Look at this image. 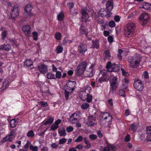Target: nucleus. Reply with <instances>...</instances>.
Returning <instances> with one entry per match:
<instances>
[{"mask_svg":"<svg viewBox=\"0 0 151 151\" xmlns=\"http://www.w3.org/2000/svg\"><path fill=\"white\" fill-rule=\"evenodd\" d=\"M135 25L133 22L127 24L124 29V34L127 37H130L133 33L135 28Z\"/></svg>","mask_w":151,"mask_h":151,"instance_id":"obj_1","label":"nucleus"},{"mask_svg":"<svg viewBox=\"0 0 151 151\" xmlns=\"http://www.w3.org/2000/svg\"><path fill=\"white\" fill-rule=\"evenodd\" d=\"M87 66L86 61H82L80 63L75 70V75L79 76L82 75L85 72Z\"/></svg>","mask_w":151,"mask_h":151,"instance_id":"obj_2","label":"nucleus"},{"mask_svg":"<svg viewBox=\"0 0 151 151\" xmlns=\"http://www.w3.org/2000/svg\"><path fill=\"white\" fill-rule=\"evenodd\" d=\"M32 9V6L29 4H27L24 9V16L25 18H31L34 16V14L30 11Z\"/></svg>","mask_w":151,"mask_h":151,"instance_id":"obj_3","label":"nucleus"},{"mask_svg":"<svg viewBox=\"0 0 151 151\" xmlns=\"http://www.w3.org/2000/svg\"><path fill=\"white\" fill-rule=\"evenodd\" d=\"M20 12V9L19 7L15 6H14L12 9L10 13L11 19L15 20L19 16Z\"/></svg>","mask_w":151,"mask_h":151,"instance_id":"obj_4","label":"nucleus"},{"mask_svg":"<svg viewBox=\"0 0 151 151\" xmlns=\"http://www.w3.org/2000/svg\"><path fill=\"white\" fill-rule=\"evenodd\" d=\"M81 13L82 15L81 17V21L82 22H90L91 19L90 18L91 15L87 12V10L82 9Z\"/></svg>","mask_w":151,"mask_h":151,"instance_id":"obj_5","label":"nucleus"},{"mask_svg":"<svg viewBox=\"0 0 151 151\" xmlns=\"http://www.w3.org/2000/svg\"><path fill=\"white\" fill-rule=\"evenodd\" d=\"M149 18V17L148 14L146 12L142 13L139 17L140 22L142 25H145L147 23Z\"/></svg>","mask_w":151,"mask_h":151,"instance_id":"obj_6","label":"nucleus"},{"mask_svg":"<svg viewBox=\"0 0 151 151\" xmlns=\"http://www.w3.org/2000/svg\"><path fill=\"white\" fill-rule=\"evenodd\" d=\"M133 86L138 91H142L144 88L143 83L141 81L138 79L134 80Z\"/></svg>","mask_w":151,"mask_h":151,"instance_id":"obj_7","label":"nucleus"},{"mask_svg":"<svg viewBox=\"0 0 151 151\" xmlns=\"http://www.w3.org/2000/svg\"><path fill=\"white\" fill-rule=\"evenodd\" d=\"M117 80V77L114 76L112 79V81L110 82L111 90L113 91V93L116 89L118 87Z\"/></svg>","mask_w":151,"mask_h":151,"instance_id":"obj_8","label":"nucleus"},{"mask_svg":"<svg viewBox=\"0 0 151 151\" xmlns=\"http://www.w3.org/2000/svg\"><path fill=\"white\" fill-rule=\"evenodd\" d=\"M99 14L102 17H105L109 18L111 16L112 13L108 11L106 8H102L99 11Z\"/></svg>","mask_w":151,"mask_h":151,"instance_id":"obj_9","label":"nucleus"},{"mask_svg":"<svg viewBox=\"0 0 151 151\" xmlns=\"http://www.w3.org/2000/svg\"><path fill=\"white\" fill-rule=\"evenodd\" d=\"M79 114L76 113L72 114L68 120L69 122L72 124H76L78 121Z\"/></svg>","mask_w":151,"mask_h":151,"instance_id":"obj_10","label":"nucleus"},{"mask_svg":"<svg viewBox=\"0 0 151 151\" xmlns=\"http://www.w3.org/2000/svg\"><path fill=\"white\" fill-rule=\"evenodd\" d=\"M31 27L29 25L23 26L22 29L25 35L27 37H29L31 33Z\"/></svg>","mask_w":151,"mask_h":151,"instance_id":"obj_11","label":"nucleus"},{"mask_svg":"<svg viewBox=\"0 0 151 151\" xmlns=\"http://www.w3.org/2000/svg\"><path fill=\"white\" fill-rule=\"evenodd\" d=\"M38 69L40 72L42 74H45L48 71L47 65L43 63L40 64L38 66Z\"/></svg>","mask_w":151,"mask_h":151,"instance_id":"obj_12","label":"nucleus"},{"mask_svg":"<svg viewBox=\"0 0 151 151\" xmlns=\"http://www.w3.org/2000/svg\"><path fill=\"white\" fill-rule=\"evenodd\" d=\"M114 7L113 0H108L106 4V9L108 11L111 12Z\"/></svg>","mask_w":151,"mask_h":151,"instance_id":"obj_13","label":"nucleus"},{"mask_svg":"<svg viewBox=\"0 0 151 151\" xmlns=\"http://www.w3.org/2000/svg\"><path fill=\"white\" fill-rule=\"evenodd\" d=\"M91 88L90 87H87L86 89L85 92L86 93L87 98L86 99V102L88 103H90L91 102L93 97L91 95H90V90Z\"/></svg>","mask_w":151,"mask_h":151,"instance_id":"obj_14","label":"nucleus"},{"mask_svg":"<svg viewBox=\"0 0 151 151\" xmlns=\"http://www.w3.org/2000/svg\"><path fill=\"white\" fill-rule=\"evenodd\" d=\"M87 50V46L85 44L79 45L78 46V50L80 53L84 54Z\"/></svg>","mask_w":151,"mask_h":151,"instance_id":"obj_15","label":"nucleus"},{"mask_svg":"<svg viewBox=\"0 0 151 151\" xmlns=\"http://www.w3.org/2000/svg\"><path fill=\"white\" fill-rule=\"evenodd\" d=\"M75 82V81H68L66 84L67 88L66 89L70 90H71L73 91L74 89V88Z\"/></svg>","mask_w":151,"mask_h":151,"instance_id":"obj_16","label":"nucleus"},{"mask_svg":"<svg viewBox=\"0 0 151 151\" xmlns=\"http://www.w3.org/2000/svg\"><path fill=\"white\" fill-rule=\"evenodd\" d=\"M92 45L91 48L93 49H99L100 47L99 42V40L95 39L93 40L91 42Z\"/></svg>","mask_w":151,"mask_h":151,"instance_id":"obj_17","label":"nucleus"},{"mask_svg":"<svg viewBox=\"0 0 151 151\" xmlns=\"http://www.w3.org/2000/svg\"><path fill=\"white\" fill-rule=\"evenodd\" d=\"M120 67L119 65L113 64L112 67L110 70H109V72H117L120 70Z\"/></svg>","mask_w":151,"mask_h":151,"instance_id":"obj_18","label":"nucleus"},{"mask_svg":"<svg viewBox=\"0 0 151 151\" xmlns=\"http://www.w3.org/2000/svg\"><path fill=\"white\" fill-rule=\"evenodd\" d=\"M11 49V47L9 44H4L0 46V50L9 51Z\"/></svg>","mask_w":151,"mask_h":151,"instance_id":"obj_19","label":"nucleus"},{"mask_svg":"<svg viewBox=\"0 0 151 151\" xmlns=\"http://www.w3.org/2000/svg\"><path fill=\"white\" fill-rule=\"evenodd\" d=\"M24 66H26L28 67H29L31 68L34 67L33 65V62L31 60H26L24 62Z\"/></svg>","mask_w":151,"mask_h":151,"instance_id":"obj_20","label":"nucleus"},{"mask_svg":"<svg viewBox=\"0 0 151 151\" xmlns=\"http://www.w3.org/2000/svg\"><path fill=\"white\" fill-rule=\"evenodd\" d=\"M104 59L105 60H109L111 58V54L109 51L108 50H106L103 53Z\"/></svg>","mask_w":151,"mask_h":151,"instance_id":"obj_21","label":"nucleus"},{"mask_svg":"<svg viewBox=\"0 0 151 151\" xmlns=\"http://www.w3.org/2000/svg\"><path fill=\"white\" fill-rule=\"evenodd\" d=\"M9 42L14 48L17 47L19 46V44L16 39L11 38L9 39Z\"/></svg>","mask_w":151,"mask_h":151,"instance_id":"obj_22","label":"nucleus"},{"mask_svg":"<svg viewBox=\"0 0 151 151\" xmlns=\"http://www.w3.org/2000/svg\"><path fill=\"white\" fill-rule=\"evenodd\" d=\"M142 7L146 10L151 9V4L149 3L143 2L142 3Z\"/></svg>","mask_w":151,"mask_h":151,"instance_id":"obj_23","label":"nucleus"},{"mask_svg":"<svg viewBox=\"0 0 151 151\" xmlns=\"http://www.w3.org/2000/svg\"><path fill=\"white\" fill-rule=\"evenodd\" d=\"M9 86V82L8 81H4L0 87V91L5 90Z\"/></svg>","mask_w":151,"mask_h":151,"instance_id":"obj_24","label":"nucleus"},{"mask_svg":"<svg viewBox=\"0 0 151 151\" xmlns=\"http://www.w3.org/2000/svg\"><path fill=\"white\" fill-rule=\"evenodd\" d=\"M58 133L60 137L65 136L66 135L65 129L63 127L58 129Z\"/></svg>","mask_w":151,"mask_h":151,"instance_id":"obj_25","label":"nucleus"},{"mask_svg":"<svg viewBox=\"0 0 151 151\" xmlns=\"http://www.w3.org/2000/svg\"><path fill=\"white\" fill-rule=\"evenodd\" d=\"M141 59L135 60L134 62H132L130 64V66L132 68H136L139 65Z\"/></svg>","mask_w":151,"mask_h":151,"instance_id":"obj_26","label":"nucleus"},{"mask_svg":"<svg viewBox=\"0 0 151 151\" xmlns=\"http://www.w3.org/2000/svg\"><path fill=\"white\" fill-rule=\"evenodd\" d=\"M54 121V118L52 117H50L47 119V121L45 122V120L43 121L42 123H43L44 125H46L47 124H51Z\"/></svg>","mask_w":151,"mask_h":151,"instance_id":"obj_27","label":"nucleus"},{"mask_svg":"<svg viewBox=\"0 0 151 151\" xmlns=\"http://www.w3.org/2000/svg\"><path fill=\"white\" fill-rule=\"evenodd\" d=\"M85 72V76L86 77H92L93 75V70H89Z\"/></svg>","mask_w":151,"mask_h":151,"instance_id":"obj_28","label":"nucleus"},{"mask_svg":"<svg viewBox=\"0 0 151 151\" xmlns=\"http://www.w3.org/2000/svg\"><path fill=\"white\" fill-rule=\"evenodd\" d=\"M138 129V126L134 123L132 124L129 127V129L133 132H136Z\"/></svg>","mask_w":151,"mask_h":151,"instance_id":"obj_29","label":"nucleus"},{"mask_svg":"<svg viewBox=\"0 0 151 151\" xmlns=\"http://www.w3.org/2000/svg\"><path fill=\"white\" fill-rule=\"evenodd\" d=\"M57 17L58 20L60 22H61L64 18V14L63 12H61L59 14H58Z\"/></svg>","mask_w":151,"mask_h":151,"instance_id":"obj_30","label":"nucleus"},{"mask_svg":"<svg viewBox=\"0 0 151 151\" xmlns=\"http://www.w3.org/2000/svg\"><path fill=\"white\" fill-rule=\"evenodd\" d=\"M17 124V122L16 121L15 119H12L11 120L10 122V125L11 128L15 127Z\"/></svg>","mask_w":151,"mask_h":151,"instance_id":"obj_31","label":"nucleus"},{"mask_svg":"<svg viewBox=\"0 0 151 151\" xmlns=\"http://www.w3.org/2000/svg\"><path fill=\"white\" fill-rule=\"evenodd\" d=\"M47 78L48 79H55V75L52 73H48L46 74Z\"/></svg>","mask_w":151,"mask_h":151,"instance_id":"obj_32","label":"nucleus"},{"mask_svg":"<svg viewBox=\"0 0 151 151\" xmlns=\"http://www.w3.org/2000/svg\"><path fill=\"white\" fill-rule=\"evenodd\" d=\"M113 64H111L110 61H108L106 64V71L109 72V70H110L111 69Z\"/></svg>","mask_w":151,"mask_h":151,"instance_id":"obj_33","label":"nucleus"},{"mask_svg":"<svg viewBox=\"0 0 151 151\" xmlns=\"http://www.w3.org/2000/svg\"><path fill=\"white\" fill-rule=\"evenodd\" d=\"M54 36L56 40H60L61 39L62 35L60 32H57L55 34Z\"/></svg>","mask_w":151,"mask_h":151,"instance_id":"obj_34","label":"nucleus"},{"mask_svg":"<svg viewBox=\"0 0 151 151\" xmlns=\"http://www.w3.org/2000/svg\"><path fill=\"white\" fill-rule=\"evenodd\" d=\"M80 33L83 34L88 31V29L82 25H81L80 29Z\"/></svg>","mask_w":151,"mask_h":151,"instance_id":"obj_35","label":"nucleus"},{"mask_svg":"<svg viewBox=\"0 0 151 151\" xmlns=\"http://www.w3.org/2000/svg\"><path fill=\"white\" fill-rule=\"evenodd\" d=\"M35 134L32 130L29 131L27 134V136L28 137H30L32 138L34 136Z\"/></svg>","mask_w":151,"mask_h":151,"instance_id":"obj_36","label":"nucleus"},{"mask_svg":"<svg viewBox=\"0 0 151 151\" xmlns=\"http://www.w3.org/2000/svg\"><path fill=\"white\" fill-rule=\"evenodd\" d=\"M67 90L65 89L64 91V94L66 100H68L69 99V92L67 91Z\"/></svg>","mask_w":151,"mask_h":151,"instance_id":"obj_37","label":"nucleus"},{"mask_svg":"<svg viewBox=\"0 0 151 151\" xmlns=\"http://www.w3.org/2000/svg\"><path fill=\"white\" fill-rule=\"evenodd\" d=\"M30 150L32 151H38V147L37 146H34L32 145H31L29 147Z\"/></svg>","mask_w":151,"mask_h":151,"instance_id":"obj_38","label":"nucleus"},{"mask_svg":"<svg viewBox=\"0 0 151 151\" xmlns=\"http://www.w3.org/2000/svg\"><path fill=\"white\" fill-rule=\"evenodd\" d=\"M89 105L87 103H85L82 104L81 106V109L83 110L86 109L89 107Z\"/></svg>","mask_w":151,"mask_h":151,"instance_id":"obj_39","label":"nucleus"},{"mask_svg":"<svg viewBox=\"0 0 151 151\" xmlns=\"http://www.w3.org/2000/svg\"><path fill=\"white\" fill-rule=\"evenodd\" d=\"M119 93L120 96L123 97H124L126 96L125 91L123 89H119Z\"/></svg>","mask_w":151,"mask_h":151,"instance_id":"obj_40","label":"nucleus"},{"mask_svg":"<svg viewBox=\"0 0 151 151\" xmlns=\"http://www.w3.org/2000/svg\"><path fill=\"white\" fill-rule=\"evenodd\" d=\"M33 36V38L34 40L37 41L38 39V34L37 32H33L32 33Z\"/></svg>","mask_w":151,"mask_h":151,"instance_id":"obj_41","label":"nucleus"},{"mask_svg":"<svg viewBox=\"0 0 151 151\" xmlns=\"http://www.w3.org/2000/svg\"><path fill=\"white\" fill-rule=\"evenodd\" d=\"M123 52V50L120 49H118V54L117 55V58L119 60H122V58L121 56V54Z\"/></svg>","mask_w":151,"mask_h":151,"instance_id":"obj_42","label":"nucleus"},{"mask_svg":"<svg viewBox=\"0 0 151 151\" xmlns=\"http://www.w3.org/2000/svg\"><path fill=\"white\" fill-rule=\"evenodd\" d=\"M63 50V47L60 45L58 46L56 48V51L57 53H61L62 52Z\"/></svg>","mask_w":151,"mask_h":151,"instance_id":"obj_43","label":"nucleus"},{"mask_svg":"<svg viewBox=\"0 0 151 151\" xmlns=\"http://www.w3.org/2000/svg\"><path fill=\"white\" fill-rule=\"evenodd\" d=\"M31 142L30 141H27L26 143L24 145V149L27 150V151L28 150L29 146L31 145Z\"/></svg>","mask_w":151,"mask_h":151,"instance_id":"obj_44","label":"nucleus"},{"mask_svg":"<svg viewBox=\"0 0 151 151\" xmlns=\"http://www.w3.org/2000/svg\"><path fill=\"white\" fill-rule=\"evenodd\" d=\"M7 33V31L6 30H4L2 32L1 35L3 40L5 39L6 37Z\"/></svg>","mask_w":151,"mask_h":151,"instance_id":"obj_45","label":"nucleus"},{"mask_svg":"<svg viewBox=\"0 0 151 151\" xmlns=\"http://www.w3.org/2000/svg\"><path fill=\"white\" fill-rule=\"evenodd\" d=\"M107 81L106 78L105 77H101L99 78L98 80L99 83H102L103 82L106 81Z\"/></svg>","mask_w":151,"mask_h":151,"instance_id":"obj_46","label":"nucleus"},{"mask_svg":"<svg viewBox=\"0 0 151 151\" xmlns=\"http://www.w3.org/2000/svg\"><path fill=\"white\" fill-rule=\"evenodd\" d=\"M108 25L111 27H114L115 26V22L113 20H111L109 22Z\"/></svg>","mask_w":151,"mask_h":151,"instance_id":"obj_47","label":"nucleus"},{"mask_svg":"<svg viewBox=\"0 0 151 151\" xmlns=\"http://www.w3.org/2000/svg\"><path fill=\"white\" fill-rule=\"evenodd\" d=\"M58 126H57L55 124H53L50 127V129L52 130L55 131L58 128Z\"/></svg>","mask_w":151,"mask_h":151,"instance_id":"obj_48","label":"nucleus"},{"mask_svg":"<svg viewBox=\"0 0 151 151\" xmlns=\"http://www.w3.org/2000/svg\"><path fill=\"white\" fill-rule=\"evenodd\" d=\"M109 113L107 112H102V114L101 115V116L100 118V119L101 120L103 119L104 118V117H106L107 116H108L107 115Z\"/></svg>","mask_w":151,"mask_h":151,"instance_id":"obj_49","label":"nucleus"},{"mask_svg":"<svg viewBox=\"0 0 151 151\" xmlns=\"http://www.w3.org/2000/svg\"><path fill=\"white\" fill-rule=\"evenodd\" d=\"M98 24H104V21L103 19L101 18H99L97 20Z\"/></svg>","mask_w":151,"mask_h":151,"instance_id":"obj_50","label":"nucleus"},{"mask_svg":"<svg viewBox=\"0 0 151 151\" xmlns=\"http://www.w3.org/2000/svg\"><path fill=\"white\" fill-rule=\"evenodd\" d=\"M67 141V139L65 138H63L60 139L59 141V144L60 145L63 144L65 143Z\"/></svg>","mask_w":151,"mask_h":151,"instance_id":"obj_51","label":"nucleus"},{"mask_svg":"<svg viewBox=\"0 0 151 151\" xmlns=\"http://www.w3.org/2000/svg\"><path fill=\"white\" fill-rule=\"evenodd\" d=\"M73 130V127H72L70 126H68L67 128L66 129L67 132L69 133L71 132Z\"/></svg>","mask_w":151,"mask_h":151,"instance_id":"obj_52","label":"nucleus"},{"mask_svg":"<svg viewBox=\"0 0 151 151\" xmlns=\"http://www.w3.org/2000/svg\"><path fill=\"white\" fill-rule=\"evenodd\" d=\"M107 115H108V116H107L106 117H104V118L101 119V120L105 121L106 122V121L107 119H109V120L111 119V116L109 113Z\"/></svg>","mask_w":151,"mask_h":151,"instance_id":"obj_53","label":"nucleus"},{"mask_svg":"<svg viewBox=\"0 0 151 151\" xmlns=\"http://www.w3.org/2000/svg\"><path fill=\"white\" fill-rule=\"evenodd\" d=\"M13 135H12L11 134H10L8 136H6V137H7V139L9 141V142H11L13 140Z\"/></svg>","mask_w":151,"mask_h":151,"instance_id":"obj_54","label":"nucleus"},{"mask_svg":"<svg viewBox=\"0 0 151 151\" xmlns=\"http://www.w3.org/2000/svg\"><path fill=\"white\" fill-rule=\"evenodd\" d=\"M130 139L131 138L130 135L127 134L124 138V141L126 142H128L130 141Z\"/></svg>","mask_w":151,"mask_h":151,"instance_id":"obj_55","label":"nucleus"},{"mask_svg":"<svg viewBox=\"0 0 151 151\" xmlns=\"http://www.w3.org/2000/svg\"><path fill=\"white\" fill-rule=\"evenodd\" d=\"M55 76L57 78L60 79L61 76V73L59 71H57L56 73Z\"/></svg>","mask_w":151,"mask_h":151,"instance_id":"obj_56","label":"nucleus"},{"mask_svg":"<svg viewBox=\"0 0 151 151\" xmlns=\"http://www.w3.org/2000/svg\"><path fill=\"white\" fill-rule=\"evenodd\" d=\"M11 131V132L10 133V134H11L12 135H13L14 136L16 133V132L17 131V129L15 128L14 129H10Z\"/></svg>","mask_w":151,"mask_h":151,"instance_id":"obj_57","label":"nucleus"},{"mask_svg":"<svg viewBox=\"0 0 151 151\" xmlns=\"http://www.w3.org/2000/svg\"><path fill=\"white\" fill-rule=\"evenodd\" d=\"M88 119L91 121H94L96 120V119L95 117H94L93 115H91L88 116Z\"/></svg>","mask_w":151,"mask_h":151,"instance_id":"obj_58","label":"nucleus"},{"mask_svg":"<svg viewBox=\"0 0 151 151\" xmlns=\"http://www.w3.org/2000/svg\"><path fill=\"white\" fill-rule=\"evenodd\" d=\"M83 139V138L82 136H79L76 139L75 142H81L82 141Z\"/></svg>","mask_w":151,"mask_h":151,"instance_id":"obj_59","label":"nucleus"},{"mask_svg":"<svg viewBox=\"0 0 151 151\" xmlns=\"http://www.w3.org/2000/svg\"><path fill=\"white\" fill-rule=\"evenodd\" d=\"M40 104L43 107H45L47 106L48 104L47 102L44 101H42L40 102Z\"/></svg>","mask_w":151,"mask_h":151,"instance_id":"obj_60","label":"nucleus"},{"mask_svg":"<svg viewBox=\"0 0 151 151\" xmlns=\"http://www.w3.org/2000/svg\"><path fill=\"white\" fill-rule=\"evenodd\" d=\"M108 41L110 43H112L113 41V38L111 35H109L107 38Z\"/></svg>","mask_w":151,"mask_h":151,"instance_id":"obj_61","label":"nucleus"},{"mask_svg":"<svg viewBox=\"0 0 151 151\" xmlns=\"http://www.w3.org/2000/svg\"><path fill=\"white\" fill-rule=\"evenodd\" d=\"M89 137L91 139L94 140L97 138V136L96 135L94 134H90L89 136Z\"/></svg>","mask_w":151,"mask_h":151,"instance_id":"obj_62","label":"nucleus"},{"mask_svg":"<svg viewBox=\"0 0 151 151\" xmlns=\"http://www.w3.org/2000/svg\"><path fill=\"white\" fill-rule=\"evenodd\" d=\"M107 25V24L106 23L101 24L100 25V27H101V30H105L106 29V26Z\"/></svg>","mask_w":151,"mask_h":151,"instance_id":"obj_63","label":"nucleus"},{"mask_svg":"<svg viewBox=\"0 0 151 151\" xmlns=\"http://www.w3.org/2000/svg\"><path fill=\"white\" fill-rule=\"evenodd\" d=\"M146 132L147 134H149L151 132V127H146Z\"/></svg>","mask_w":151,"mask_h":151,"instance_id":"obj_64","label":"nucleus"}]
</instances>
